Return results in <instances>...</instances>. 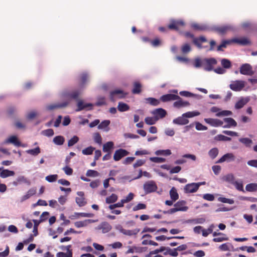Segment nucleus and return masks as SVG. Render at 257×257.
I'll list each match as a JSON object with an SVG mask.
<instances>
[{
    "label": "nucleus",
    "instance_id": "nucleus-9",
    "mask_svg": "<svg viewBox=\"0 0 257 257\" xmlns=\"http://www.w3.org/2000/svg\"><path fill=\"white\" fill-rule=\"evenodd\" d=\"M157 189V186L155 182L153 181H149L144 185V189L147 193L154 192Z\"/></svg>",
    "mask_w": 257,
    "mask_h": 257
},
{
    "label": "nucleus",
    "instance_id": "nucleus-64",
    "mask_svg": "<svg viewBox=\"0 0 257 257\" xmlns=\"http://www.w3.org/2000/svg\"><path fill=\"white\" fill-rule=\"evenodd\" d=\"M203 199L208 201H213L214 199V197L212 194H205L203 196Z\"/></svg>",
    "mask_w": 257,
    "mask_h": 257
},
{
    "label": "nucleus",
    "instance_id": "nucleus-16",
    "mask_svg": "<svg viewBox=\"0 0 257 257\" xmlns=\"http://www.w3.org/2000/svg\"><path fill=\"white\" fill-rule=\"evenodd\" d=\"M178 211H186L188 210V207L186 206V202L183 200L178 201L174 205Z\"/></svg>",
    "mask_w": 257,
    "mask_h": 257
},
{
    "label": "nucleus",
    "instance_id": "nucleus-17",
    "mask_svg": "<svg viewBox=\"0 0 257 257\" xmlns=\"http://www.w3.org/2000/svg\"><path fill=\"white\" fill-rule=\"evenodd\" d=\"M97 220L93 219H86L83 221H79L75 222L74 224L76 227L80 228L82 227H85L88 225L89 224L94 223L97 221Z\"/></svg>",
    "mask_w": 257,
    "mask_h": 257
},
{
    "label": "nucleus",
    "instance_id": "nucleus-4",
    "mask_svg": "<svg viewBox=\"0 0 257 257\" xmlns=\"http://www.w3.org/2000/svg\"><path fill=\"white\" fill-rule=\"evenodd\" d=\"M232 43H236L242 45H246L248 43V40L246 38H236L231 40L224 41L222 42L221 45L217 47L218 51L222 50L223 48H225L228 44Z\"/></svg>",
    "mask_w": 257,
    "mask_h": 257
},
{
    "label": "nucleus",
    "instance_id": "nucleus-22",
    "mask_svg": "<svg viewBox=\"0 0 257 257\" xmlns=\"http://www.w3.org/2000/svg\"><path fill=\"white\" fill-rule=\"evenodd\" d=\"M177 100V101L174 103V106L177 108L186 107L190 105L188 102L183 101L180 97Z\"/></svg>",
    "mask_w": 257,
    "mask_h": 257
},
{
    "label": "nucleus",
    "instance_id": "nucleus-15",
    "mask_svg": "<svg viewBox=\"0 0 257 257\" xmlns=\"http://www.w3.org/2000/svg\"><path fill=\"white\" fill-rule=\"evenodd\" d=\"M151 113L157 118L158 120L159 119L162 118L165 116L166 114V111L162 108H158L153 111Z\"/></svg>",
    "mask_w": 257,
    "mask_h": 257
},
{
    "label": "nucleus",
    "instance_id": "nucleus-52",
    "mask_svg": "<svg viewBox=\"0 0 257 257\" xmlns=\"http://www.w3.org/2000/svg\"><path fill=\"white\" fill-rule=\"evenodd\" d=\"M239 141L247 147L250 146L252 143V141L248 138H241Z\"/></svg>",
    "mask_w": 257,
    "mask_h": 257
},
{
    "label": "nucleus",
    "instance_id": "nucleus-3",
    "mask_svg": "<svg viewBox=\"0 0 257 257\" xmlns=\"http://www.w3.org/2000/svg\"><path fill=\"white\" fill-rule=\"evenodd\" d=\"M200 114V112L197 111H189L184 113L182 116L179 117L173 120V122L175 124L184 125L189 122V120L186 118H190Z\"/></svg>",
    "mask_w": 257,
    "mask_h": 257
},
{
    "label": "nucleus",
    "instance_id": "nucleus-47",
    "mask_svg": "<svg viewBox=\"0 0 257 257\" xmlns=\"http://www.w3.org/2000/svg\"><path fill=\"white\" fill-rule=\"evenodd\" d=\"M58 178V176L56 174L51 175L46 177V180L49 182H53L56 181Z\"/></svg>",
    "mask_w": 257,
    "mask_h": 257
},
{
    "label": "nucleus",
    "instance_id": "nucleus-46",
    "mask_svg": "<svg viewBox=\"0 0 257 257\" xmlns=\"http://www.w3.org/2000/svg\"><path fill=\"white\" fill-rule=\"evenodd\" d=\"M94 148L92 147H89L84 150H82L83 154L85 155H91L92 154L93 151H94Z\"/></svg>",
    "mask_w": 257,
    "mask_h": 257
},
{
    "label": "nucleus",
    "instance_id": "nucleus-10",
    "mask_svg": "<svg viewBox=\"0 0 257 257\" xmlns=\"http://www.w3.org/2000/svg\"><path fill=\"white\" fill-rule=\"evenodd\" d=\"M184 26V23L182 20L173 21L169 25L170 29L179 30Z\"/></svg>",
    "mask_w": 257,
    "mask_h": 257
},
{
    "label": "nucleus",
    "instance_id": "nucleus-24",
    "mask_svg": "<svg viewBox=\"0 0 257 257\" xmlns=\"http://www.w3.org/2000/svg\"><path fill=\"white\" fill-rule=\"evenodd\" d=\"M5 143H12L16 146H21V143L16 136H11L6 141Z\"/></svg>",
    "mask_w": 257,
    "mask_h": 257
},
{
    "label": "nucleus",
    "instance_id": "nucleus-37",
    "mask_svg": "<svg viewBox=\"0 0 257 257\" xmlns=\"http://www.w3.org/2000/svg\"><path fill=\"white\" fill-rule=\"evenodd\" d=\"M245 189L248 192L257 191V183H250L246 186Z\"/></svg>",
    "mask_w": 257,
    "mask_h": 257
},
{
    "label": "nucleus",
    "instance_id": "nucleus-12",
    "mask_svg": "<svg viewBox=\"0 0 257 257\" xmlns=\"http://www.w3.org/2000/svg\"><path fill=\"white\" fill-rule=\"evenodd\" d=\"M218 235H222V236L214 238L213 239V241L214 242H219L224 241H227L228 240V238L226 236V235L221 232H217L216 231L213 232V236L214 237H216Z\"/></svg>",
    "mask_w": 257,
    "mask_h": 257
},
{
    "label": "nucleus",
    "instance_id": "nucleus-40",
    "mask_svg": "<svg viewBox=\"0 0 257 257\" xmlns=\"http://www.w3.org/2000/svg\"><path fill=\"white\" fill-rule=\"evenodd\" d=\"M231 28L229 26H222L217 28V31L221 34H224L230 31Z\"/></svg>",
    "mask_w": 257,
    "mask_h": 257
},
{
    "label": "nucleus",
    "instance_id": "nucleus-18",
    "mask_svg": "<svg viewBox=\"0 0 257 257\" xmlns=\"http://www.w3.org/2000/svg\"><path fill=\"white\" fill-rule=\"evenodd\" d=\"M222 126L223 127H230L231 126H235L237 124L236 121L232 118H225L223 121Z\"/></svg>",
    "mask_w": 257,
    "mask_h": 257
},
{
    "label": "nucleus",
    "instance_id": "nucleus-58",
    "mask_svg": "<svg viewBox=\"0 0 257 257\" xmlns=\"http://www.w3.org/2000/svg\"><path fill=\"white\" fill-rule=\"evenodd\" d=\"M147 207L146 205L143 203H139L133 208L134 211H137L141 209H145Z\"/></svg>",
    "mask_w": 257,
    "mask_h": 257
},
{
    "label": "nucleus",
    "instance_id": "nucleus-25",
    "mask_svg": "<svg viewBox=\"0 0 257 257\" xmlns=\"http://www.w3.org/2000/svg\"><path fill=\"white\" fill-rule=\"evenodd\" d=\"M70 245L67 246L66 249L67 252L66 253L59 252L57 254V257H72V252L71 250H70Z\"/></svg>",
    "mask_w": 257,
    "mask_h": 257
},
{
    "label": "nucleus",
    "instance_id": "nucleus-42",
    "mask_svg": "<svg viewBox=\"0 0 257 257\" xmlns=\"http://www.w3.org/2000/svg\"><path fill=\"white\" fill-rule=\"evenodd\" d=\"M118 109L120 111H125L129 109V106L124 103L119 102L118 105Z\"/></svg>",
    "mask_w": 257,
    "mask_h": 257
},
{
    "label": "nucleus",
    "instance_id": "nucleus-28",
    "mask_svg": "<svg viewBox=\"0 0 257 257\" xmlns=\"http://www.w3.org/2000/svg\"><path fill=\"white\" fill-rule=\"evenodd\" d=\"M222 180L231 184H233L235 181V178L232 174H228L222 177Z\"/></svg>",
    "mask_w": 257,
    "mask_h": 257
},
{
    "label": "nucleus",
    "instance_id": "nucleus-35",
    "mask_svg": "<svg viewBox=\"0 0 257 257\" xmlns=\"http://www.w3.org/2000/svg\"><path fill=\"white\" fill-rule=\"evenodd\" d=\"M172 238H179V239H183L184 237L181 236H172V237H166L165 235H161L159 236H157L156 237V239L158 241H164L166 239L169 240Z\"/></svg>",
    "mask_w": 257,
    "mask_h": 257
},
{
    "label": "nucleus",
    "instance_id": "nucleus-14",
    "mask_svg": "<svg viewBox=\"0 0 257 257\" xmlns=\"http://www.w3.org/2000/svg\"><path fill=\"white\" fill-rule=\"evenodd\" d=\"M204 120L207 123L215 127L221 126L223 124V122L217 119L205 118Z\"/></svg>",
    "mask_w": 257,
    "mask_h": 257
},
{
    "label": "nucleus",
    "instance_id": "nucleus-1",
    "mask_svg": "<svg viewBox=\"0 0 257 257\" xmlns=\"http://www.w3.org/2000/svg\"><path fill=\"white\" fill-rule=\"evenodd\" d=\"M80 92L78 91H75L72 93H64L61 96V99L64 101L63 103L52 104L48 106V109H53L65 107L68 105L72 99H76L79 95Z\"/></svg>",
    "mask_w": 257,
    "mask_h": 257
},
{
    "label": "nucleus",
    "instance_id": "nucleus-55",
    "mask_svg": "<svg viewBox=\"0 0 257 257\" xmlns=\"http://www.w3.org/2000/svg\"><path fill=\"white\" fill-rule=\"evenodd\" d=\"M110 123V121L108 120H105L101 122V123L98 125V128L100 129L106 128Z\"/></svg>",
    "mask_w": 257,
    "mask_h": 257
},
{
    "label": "nucleus",
    "instance_id": "nucleus-31",
    "mask_svg": "<svg viewBox=\"0 0 257 257\" xmlns=\"http://www.w3.org/2000/svg\"><path fill=\"white\" fill-rule=\"evenodd\" d=\"M170 197L173 201H176L179 198V194L177 192L176 189L175 187H172L170 191Z\"/></svg>",
    "mask_w": 257,
    "mask_h": 257
},
{
    "label": "nucleus",
    "instance_id": "nucleus-50",
    "mask_svg": "<svg viewBox=\"0 0 257 257\" xmlns=\"http://www.w3.org/2000/svg\"><path fill=\"white\" fill-rule=\"evenodd\" d=\"M150 160L153 162L158 163H164L166 161L165 159L160 157H152L150 158Z\"/></svg>",
    "mask_w": 257,
    "mask_h": 257
},
{
    "label": "nucleus",
    "instance_id": "nucleus-13",
    "mask_svg": "<svg viewBox=\"0 0 257 257\" xmlns=\"http://www.w3.org/2000/svg\"><path fill=\"white\" fill-rule=\"evenodd\" d=\"M198 189V185L196 183H192L187 184L184 190L186 193H194Z\"/></svg>",
    "mask_w": 257,
    "mask_h": 257
},
{
    "label": "nucleus",
    "instance_id": "nucleus-63",
    "mask_svg": "<svg viewBox=\"0 0 257 257\" xmlns=\"http://www.w3.org/2000/svg\"><path fill=\"white\" fill-rule=\"evenodd\" d=\"M63 170L65 172V174L68 175H71L73 173V169L68 166L64 167Z\"/></svg>",
    "mask_w": 257,
    "mask_h": 257
},
{
    "label": "nucleus",
    "instance_id": "nucleus-11",
    "mask_svg": "<svg viewBox=\"0 0 257 257\" xmlns=\"http://www.w3.org/2000/svg\"><path fill=\"white\" fill-rule=\"evenodd\" d=\"M128 152L123 149H119L115 151L113 158L116 161L120 160L122 157L127 156Z\"/></svg>",
    "mask_w": 257,
    "mask_h": 257
},
{
    "label": "nucleus",
    "instance_id": "nucleus-2",
    "mask_svg": "<svg viewBox=\"0 0 257 257\" xmlns=\"http://www.w3.org/2000/svg\"><path fill=\"white\" fill-rule=\"evenodd\" d=\"M216 63V60L214 58L196 59L194 61L193 65L196 68L202 67L205 70L210 71Z\"/></svg>",
    "mask_w": 257,
    "mask_h": 257
},
{
    "label": "nucleus",
    "instance_id": "nucleus-20",
    "mask_svg": "<svg viewBox=\"0 0 257 257\" xmlns=\"http://www.w3.org/2000/svg\"><path fill=\"white\" fill-rule=\"evenodd\" d=\"M77 195L79 197H77L76 199V203L79 206H83L86 204V201L84 197V193L80 191L77 192Z\"/></svg>",
    "mask_w": 257,
    "mask_h": 257
},
{
    "label": "nucleus",
    "instance_id": "nucleus-36",
    "mask_svg": "<svg viewBox=\"0 0 257 257\" xmlns=\"http://www.w3.org/2000/svg\"><path fill=\"white\" fill-rule=\"evenodd\" d=\"M64 141V138L61 136H56L53 139V142L57 145H63Z\"/></svg>",
    "mask_w": 257,
    "mask_h": 257
},
{
    "label": "nucleus",
    "instance_id": "nucleus-33",
    "mask_svg": "<svg viewBox=\"0 0 257 257\" xmlns=\"http://www.w3.org/2000/svg\"><path fill=\"white\" fill-rule=\"evenodd\" d=\"M206 41V40L204 37H201L199 38H195L193 39V42L198 47H202V44L205 42Z\"/></svg>",
    "mask_w": 257,
    "mask_h": 257
},
{
    "label": "nucleus",
    "instance_id": "nucleus-7",
    "mask_svg": "<svg viewBox=\"0 0 257 257\" xmlns=\"http://www.w3.org/2000/svg\"><path fill=\"white\" fill-rule=\"evenodd\" d=\"M126 93L120 89H116L110 93V98L112 100L125 97Z\"/></svg>",
    "mask_w": 257,
    "mask_h": 257
},
{
    "label": "nucleus",
    "instance_id": "nucleus-51",
    "mask_svg": "<svg viewBox=\"0 0 257 257\" xmlns=\"http://www.w3.org/2000/svg\"><path fill=\"white\" fill-rule=\"evenodd\" d=\"M232 185H234L238 190L244 191L242 182H238L235 180Z\"/></svg>",
    "mask_w": 257,
    "mask_h": 257
},
{
    "label": "nucleus",
    "instance_id": "nucleus-23",
    "mask_svg": "<svg viewBox=\"0 0 257 257\" xmlns=\"http://www.w3.org/2000/svg\"><path fill=\"white\" fill-rule=\"evenodd\" d=\"M219 249L221 251H231L233 250V246L231 243L227 242L220 245Z\"/></svg>",
    "mask_w": 257,
    "mask_h": 257
},
{
    "label": "nucleus",
    "instance_id": "nucleus-60",
    "mask_svg": "<svg viewBox=\"0 0 257 257\" xmlns=\"http://www.w3.org/2000/svg\"><path fill=\"white\" fill-rule=\"evenodd\" d=\"M134 197V194L132 193H130L125 198L123 199V202L124 203H128L132 201Z\"/></svg>",
    "mask_w": 257,
    "mask_h": 257
},
{
    "label": "nucleus",
    "instance_id": "nucleus-45",
    "mask_svg": "<svg viewBox=\"0 0 257 257\" xmlns=\"http://www.w3.org/2000/svg\"><path fill=\"white\" fill-rule=\"evenodd\" d=\"M99 175V173L95 170H88L86 173V176L88 177H96Z\"/></svg>",
    "mask_w": 257,
    "mask_h": 257
},
{
    "label": "nucleus",
    "instance_id": "nucleus-8",
    "mask_svg": "<svg viewBox=\"0 0 257 257\" xmlns=\"http://www.w3.org/2000/svg\"><path fill=\"white\" fill-rule=\"evenodd\" d=\"M240 72L245 75H251L253 73L251 66L248 64H243L240 68Z\"/></svg>",
    "mask_w": 257,
    "mask_h": 257
},
{
    "label": "nucleus",
    "instance_id": "nucleus-38",
    "mask_svg": "<svg viewBox=\"0 0 257 257\" xmlns=\"http://www.w3.org/2000/svg\"><path fill=\"white\" fill-rule=\"evenodd\" d=\"M117 199V196L115 194H112L106 198V202L108 204L116 202Z\"/></svg>",
    "mask_w": 257,
    "mask_h": 257
},
{
    "label": "nucleus",
    "instance_id": "nucleus-57",
    "mask_svg": "<svg viewBox=\"0 0 257 257\" xmlns=\"http://www.w3.org/2000/svg\"><path fill=\"white\" fill-rule=\"evenodd\" d=\"M79 140L78 137L77 136H74L71 139L68 141V146L71 147L76 144Z\"/></svg>",
    "mask_w": 257,
    "mask_h": 257
},
{
    "label": "nucleus",
    "instance_id": "nucleus-61",
    "mask_svg": "<svg viewBox=\"0 0 257 257\" xmlns=\"http://www.w3.org/2000/svg\"><path fill=\"white\" fill-rule=\"evenodd\" d=\"M215 138L217 140L219 141H229L231 140L230 138L221 135L217 136Z\"/></svg>",
    "mask_w": 257,
    "mask_h": 257
},
{
    "label": "nucleus",
    "instance_id": "nucleus-43",
    "mask_svg": "<svg viewBox=\"0 0 257 257\" xmlns=\"http://www.w3.org/2000/svg\"><path fill=\"white\" fill-rule=\"evenodd\" d=\"M133 92L134 93H139L141 91V85L138 82H135L134 84Z\"/></svg>",
    "mask_w": 257,
    "mask_h": 257
},
{
    "label": "nucleus",
    "instance_id": "nucleus-29",
    "mask_svg": "<svg viewBox=\"0 0 257 257\" xmlns=\"http://www.w3.org/2000/svg\"><path fill=\"white\" fill-rule=\"evenodd\" d=\"M114 144L112 142H108L103 145V151L106 153H110L113 148Z\"/></svg>",
    "mask_w": 257,
    "mask_h": 257
},
{
    "label": "nucleus",
    "instance_id": "nucleus-32",
    "mask_svg": "<svg viewBox=\"0 0 257 257\" xmlns=\"http://www.w3.org/2000/svg\"><path fill=\"white\" fill-rule=\"evenodd\" d=\"M247 98H241L239 99L235 104V108L236 109H240L242 108L248 102Z\"/></svg>",
    "mask_w": 257,
    "mask_h": 257
},
{
    "label": "nucleus",
    "instance_id": "nucleus-6",
    "mask_svg": "<svg viewBox=\"0 0 257 257\" xmlns=\"http://www.w3.org/2000/svg\"><path fill=\"white\" fill-rule=\"evenodd\" d=\"M245 83L243 81H234L230 84V88L233 91H239L241 90L245 86Z\"/></svg>",
    "mask_w": 257,
    "mask_h": 257
},
{
    "label": "nucleus",
    "instance_id": "nucleus-56",
    "mask_svg": "<svg viewBox=\"0 0 257 257\" xmlns=\"http://www.w3.org/2000/svg\"><path fill=\"white\" fill-rule=\"evenodd\" d=\"M42 134L47 137H51L54 135V131L52 129H47L43 131Z\"/></svg>",
    "mask_w": 257,
    "mask_h": 257
},
{
    "label": "nucleus",
    "instance_id": "nucleus-21",
    "mask_svg": "<svg viewBox=\"0 0 257 257\" xmlns=\"http://www.w3.org/2000/svg\"><path fill=\"white\" fill-rule=\"evenodd\" d=\"M111 226L106 222H103L96 227L97 229H101L103 233L108 232L111 229Z\"/></svg>",
    "mask_w": 257,
    "mask_h": 257
},
{
    "label": "nucleus",
    "instance_id": "nucleus-39",
    "mask_svg": "<svg viewBox=\"0 0 257 257\" xmlns=\"http://www.w3.org/2000/svg\"><path fill=\"white\" fill-rule=\"evenodd\" d=\"M145 120L146 123L149 125L154 124L158 121L157 118L154 116L152 117H147Z\"/></svg>",
    "mask_w": 257,
    "mask_h": 257
},
{
    "label": "nucleus",
    "instance_id": "nucleus-48",
    "mask_svg": "<svg viewBox=\"0 0 257 257\" xmlns=\"http://www.w3.org/2000/svg\"><path fill=\"white\" fill-rule=\"evenodd\" d=\"M27 153L34 156H36L40 153V149L39 147H37L35 149L27 151Z\"/></svg>",
    "mask_w": 257,
    "mask_h": 257
},
{
    "label": "nucleus",
    "instance_id": "nucleus-5",
    "mask_svg": "<svg viewBox=\"0 0 257 257\" xmlns=\"http://www.w3.org/2000/svg\"><path fill=\"white\" fill-rule=\"evenodd\" d=\"M210 111L212 112L216 113V116L218 117L229 116L232 114L231 111L229 110H221L220 108L216 106H213L211 107Z\"/></svg>",
    "mask_w": 257,
    "mask_h": 257
},
{
    "label": "nucleus",
    "instance_id": "nucleus-27",
    "mask_svg": "<svg viewBox=\"0 0 257 257\" xmlns=\"http://www.w3.org/2000/svg\"><path fill=\"white\" fill-rule=\"evenodd\" d=\"M234 156L232 153H227L223 156L218 161L219 163H222L224 161H229L230 160H233Z\"/></svg>",
    "mask_w": 257,
    "mask_h": 257
},
{
    "label": "nucleus",
    "instance_id": "nucleus-26",
    "mask_svg": "<svg viewBox=\"0 0 257 257\" xmlns=\"http://www.w3.org/2000/svg\"><path fill=\"white\" fill-rule=\"evenodd\" d=\"M0 173V176L2 178H5L9 176H13L15 175V172L12 171H10L8 170H3L2 168H0V171H1Z\"/></svg>",
    "mask_w": 257,
    "mask_h": 257
},
{
    "label": "nucleus",
    "instance_id": "nucleus-34",
    "mask_svg": "<svg viewBox=\"0 0 257 257\" xmlns=\"http://www.w3.org/2000/svg\"><path fill=\"white\" fill-rule=\"evenodd\" d=\"M171 154V150H158L155 152V155L157 156H169Z\"/></svg>",
    "mask_w": 257,
    "mask_h": 257
},
{
    "label": "nucleus",
    "instance_id": "nucleus-54",
    "mask_svg": "<svg viewBox=\"0 0 257 257\" xmlns=\"http://www.w3.org/2000/svg\"><path fill=\"white\" fill-rule=\"evenodd\" d=\"M218 151L217 149L213 148L209 151V155L211 158L213 159L217 156V155H218Z\"/></svg>",
    "mask_w": 257,
    "mask_h": 257
},
{
    "label": "nucleus",
    "instance_id": "nucleus-59",
    "mask_svg": "<svg viewBox=\"0 0 257 257\" xmlns=\"http://www.w3.org/2000/svg\"><path fill=\"white\" fill-rule=\"evenodd\" d=\"M221 64L225 68H228L231 66L230 62L227 59H223L221 60Z\"/></svg>",
    "mask_w": 257,
    "mask_h": 257
},
{
    "label": "nucleus",
    "instance_id": "nucleus-53",
    "mask_svg": "<svg viewBox=\"0 0 257 257\" xmlns=\"http://www.w3.org/2000/svg\"><path fill=\"white\" fill-rule=\"evenodd\" d=\"M117 228L118 229H119L121 232H122V233H123L125 235H131L133 234L132 231L123 229L122 227L120 225L118 226L117 227Z\"/></svg>",
    "mask_w": 257,
    "mask_h": 257
},
{
    "label": "nucleus",
    "instance_id": "nucleus-62",
    "mask_svg": "<svg viewBox=\"0 0 257 257\" xmlns=\"http://www.w3.org/2000/svg\"><path fill=\"white\" fill-rule=\"evenodd\" d=\"M49 205L52 208H56L58 207L59 204L56 200L52 199L49 201Z\"/></svg>",
    "mask_w": 257,
    "mask_h": 257
},
{
    "label": "nucleus",
    "instance_id": "nucleus-44",
    "mask_svg": "<svg viewBox=\"0 0 257 257\" xmlns=\"http://www.w3.org/2000/svg\"><path fill=\"white\" fill-rule=\"evenodd\" d=\"M146 102L153 105L156 106L159 104V100L154 98H148L146 99Z\"/></svg>",
    "mask_w": 257,
    "mask_h": 257
},
{
    "label": "nucleus",
    "instance_id": "nucleus-19",
    "mask_svg": "<svg viewBox=\"0 0 257 257\" xmlns=\"http://www.w3.org/2000/svg\"><path fill=\"white\" fill-rule=\"evenodd\" d=\"M180 98V97L174 94H167L166 95H163L160 99L161 101L163 102H167L171 100H174L176 99H178Z\"/></svg>",
    "mask_w": 257,
    "mask_h": 257
},
{
    "label": "nucleus",
    "instance_id": "nucleus-41",
    "mask_svg": "<svg viewBox=\"0 0 257 257\" xmlns=\"http://www.w3.org/2000/svg\"><path fill=\"white\" fill-rule=\"evenodd\" d=\"M218 201L222 203L232 204L234 203V201L232 199H228L223 197H220L218 198Z\"/></svg>",
    "mask_w": 257,
    "mask_h": 257
},
{
    "label": "nucleus",
    "instance_id": "nucleus-30",
    "mask_svg": "<svg viewBox=\"0 0 257 257\" xmlns=\"http://www.w3.org/2000/svg\"><path fill=\"white\" fill-rule=\"evenodd\" d=\"M91 104L89 103H86L82 101H80L78 102V109L77 110H81L83 109H89L91 108Z\"/></svg>",
    "mask_w": 257,
    "mask_h": 257
},
{
    "label": "nucleus",
    "instance_id": "nucleus-49",
    "mask_svg": "<svg viewBox=\"0 0 257 257\" xmlns=\"http://www.w3.org/2000/svg\"><path fill=\"white\" fill-rule=\"evenodd\" d=\"M124 202H123V200H121V201L117 203H115L114 204H113V205H110L109 206V208L111 209V210H113L115 208H116V207H122L124 205Z\"/></svg>",
    "mask_w": 257,
    "mask_h": 257
}]
</instances>
